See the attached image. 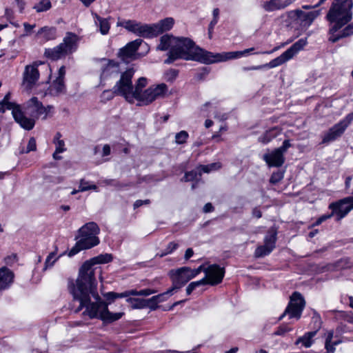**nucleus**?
<instances>
[{"label":"nucleus","instance_id":"obj_62","mask_svg":"<svg viewBox=\"0 0 353 353\" xmlns=\"http://www.w3.org/2000/svg\"><path fill=\"white\" fill-rule=\"evenodd\" d=\"M325 347L326 349L327 353H334L335 351L334 345L331 343H325Z\"/></svg>","mask_w":353,"mask_h":353},{"label":"nucleus","instance_id":"obj_4","mask_svg":"<svg viewBox=\"0 0 353 353\" xmlns=\"http://www.w3.org/2000/svg\"><path fill=\"white\" fill-rule=\"evenodd\" d=\"M147 85V79L140 77L135 86H133V101H138L139 105H147L154 100L163 97L168 92V86L165 83H161L156 86H150L142 92V89Z\"/></svg>","mask_w":353,"mask_h":353},{"label":"nucleus","instance_id":"obj_42","mask_svg":"<svg viewBox=\"0 0 353 353\" xmlns=\"http://www.w3.org/2000/svg\"><path fill=\"white\" fill-rule=\"evenodd\" d=\"M188 137V133L185 130H182L176 134L175 141L177 144H183L186 142Z\"/></svg>","mask_w":353,"mask_h":353},{"label":"nucleus","instance_id":"obj_54","mask_svg":"<svg viewBox=\"0 0 353 353\" xmlns=\"http://www.w3.org/2000/svg\"><path fill=\"white\" fill-rule=\"evenodd\" d=\"M179 245L172 241V242H170L169 243V244L168 245L166 249H165V251L167 252V253L168 254H170L172 253L174 250H175L176 249H177Z\"/></svg>","mask_w":353,"mask_h":353},{"label":"nucleus","instance_id":"obj_61","mask_svg":"<svg viewBox=\"0 0 353 353\" xmlns=\"http://www.w3.org/2000/svg\"><path fill=\"white\" fill-rule=\"evenodd\" d=\"M194 254V251L192 248H188L185 252L184 259L185 260H189Z\"/></svg>","mask_w":353,"mask_h":353},{"label":"nucleus","instance_id":"obj_55","mask_svg":"<svg viewBox=\"0 0 353 353\" xmlns=\"http://www.w3.org/2000/svg\"><path fill=\"white\" fill-rule=\"evenodd\" d=\"M150 203V201L149 199L145 200H137L134 203V208H138L143 205H148Z\"/></svg>","mask_w":353,"mask_h":353},{"label":"nucleus","instance_id":"obj_25","mask_svg":"<svg viewBox=\"0 0 353 353\" xmlns=\"http://www.w3.org/2000/svg\"><path fill=\"white\" fill-rule=\"evenodd\" d=\"M174 20L172 17H167L159 21L158 23H153L155 36L163 34L164 32L169 31L173 27Z\"/></svg>","mask_w":353,"mask_h":353},{"label":"nucleus","instance_id":"obj_12","mask_svg":"<svg viewBox=\"0 0 353 353\" xmlns=\"http://www.w3.org/2000/svg\"><path fill=\"white\" fill-rule=\"evenodd\" d=\"M290 147V140H285L281 147L274 149L271 152L265 153L263 159L269 167H281L285 162L284 154Z\"/></svg>","mask_w":353,"mask_h":353},{"label":"nucleus","instance_id":"obj_17","mask_svg":"<svg viewBox=\"0 0 353 353\" xmlns=\"http://www.w3.org/2000/svg\"><path fill=\"white\" fill-rule=\"evenodd\" d=\"M41 64H43V63L41 61H35L33 64L26 66L23 74V85L27 89H32L38 81L39 72L37 68Z\"/></svg>","mask_w":353,"mask_h":353},{"label":"nucleus","instance_id":"obj_44","mask_svg":"<svg viewBox=\"0 0 353 353\" xmlns=\"http://www.w3.org/2000/svg\"><path fill=\"white\" fill-rule=\"evenodd\" d=\"M174 291L175 290L172 288H171L169 290H168L166 292L159 294L158 295H156L155 297H156L157 300L159 301V303H161V302L165 301L168 299V296L172 295Z\"/></svg>","mask_w":353,"mask_h":353},{"label":"nucleus","instance_id":"obj_14","mask_svg":"<svg viewBox=\"0 0 353 353\" xmlns=\"http://www.w3.org/2000/svg\"><path fill=\"white\" fill-rule=\"evenodd\" d=\"M24 115L28 119H32L35 125V120L43 116V119H46V108L43 105L42 103L35 97L29 99L23 106Z\"/></svg>","mask_w":353,"mask_h":353},{"label":"nucleus","instance_id":"obj_20","mask_svg":"<svg viewBox=\"0 0 353 353\" xmlns=\"http://www.w3.org/2000/svg\"><path fill=\"white\" fill-rule=\"evenodd\" d=\"M299 20L300 25L303 27H309L314 20L320 14V10H314L309 12H305L301 10H294L292 11Z\"/></svg>","mask_w":353,"mask_h":353},{"label":"nucleus","instance_id":"obj_32","mask_svg":"<svg viewBox=\"0 0 353 353\" xmlns=\"http://www.w3.org/2000/svg\"><path fill=\"white\" fill-rule=\"evenodd\" d=\"M202 174L199 166L195 170L185 172L183 178L181 179L183 181H190L199 180Z\"/></svg>","mask_w":353,"mask_h":353},{"label":"nucleus","instance_id":"obj_51","mask_svg":"<svg viewBox=\"0 0 353 353\" xmlns=\"http://www.w3.org/2000/svg\"><path fill=\"white\" fill-rule=\"evenodd\" d=\"M37 149V144H36V140L34 137H31L29 139L26 150L25 151L26 153H28L31 151H34Z\"/></svg>","mask_w":353,"mask_h":353},{"label":"nucleus","instance_id":"obj_52","mask_svg":"<svg viewBox=\"0 0 353 353\" xmlns=\"http://www.w3.org/2000/svg\"><path fill=\"white\" fill-rule=\"evenodd\" d=\"M206 268L203 265H200L199 268L196 269H191V272L192 273L193 277H196L199 275L201 272H203L205 274Z\"/></svg>","mask_w":353,"mask_h":353},{"label":"nucleus","instance_id":"obj_30","mask_svg":"<svg viewBox=\"0 0 353 353\" xmlns=\"http://www.w3.org/2000/svg\"><path fill=\"white\" fill-rule=\"evenodd\" d=\"M316 334V331L306 332L303 336L299 337L295 342L296 345L302 343L305 347H310L312 343V338Z\"/></svg>","mask_w":353,"mask_h":353},{"label":"nucleus","instance_id":"obj_35","mask_svg":"<svg viewBox=\"0 0 353 353\" xmlns=\"http://www.w3.org/2000/svg\"><path fill=\"white\" fill-rule=\"evenodd\" d=\"M52 90L54 91L56 94L64 93L65 91V87L64 84V80L61 79H56L52 85Z\"/></svg>","mask_w":353,"mask_h":353},{"label":"nucleus","instance_id":"obj_1","mask_svg":"<svg viewBox=\"0 0 353 353\" xmlns=\"http://www.w3.org/2000/svg\"><path fill=\"white\" fill-rule=\"evenodd\" d=\"M112 259L110 254L93 257L81 265L75 281L68 280V288L72 295L73 302L79 303L74 310L75 313L85 308L83 315L88 316L90 319H100L106 323L118 321L123 316V312L112 313L108 311L107 304L103 301L97 291V282L95 279L97 268L94 265L109 263Z\"/></svg>","mask_w":353,"mask_h":353},{"label":"nucleus","instance_id":"obj_5","mask_svg":"<svg viewBox=\"0 0 353 353\" xmlns=\"http://www.w3.org/2000/svg\"><path fill=\"white\" fill-rule=\"evenodd\" d=\"M78 37L72 32H68L63 42L53 48L45 50L44 55L51 60H58L68 54L74 52L77 48Z\"/></svg>","mask_w":353,"mask_h":353},{"label":"nucleus","instance_id":"obj_3","mask_svg":"<svg viewBox=\"0 0 353 353\" xmlns=\"http://www.w3.org/2000/svg\"><path fill=\"white\" fill-rule=\"evenodd\" d=\"M353 0H334L326 15V19L332 24L330 33H336L352 19Z\"/></svg>","mask_w":353,"mask_h":353},{"label":"nucleus","instance_id":"obj_53","mask_svg":"<svg viewBox=\"0 0 353 353\" xmlns=\"http://www.w3.org/2000/svg\"><path fill=\"white\" fill-rule=\"evenodd\" d=\"M4 261L6 265H12L17 261V255L13 254L8 256L5 258Z\"/></svg>","mask_w":353,"mask_h":353},{"label":"nucleus","instance_id":"obj_36","mask_svg":"<svg viewBox=\"0 0 353 353\" xmlns=\"http://www.w3.org/2000/svg\"><path fill=\"white\" fill-rule=\"evenodd\" d=\"M138 22L133 20H124L117 22V26H121L126 30L134 33Z\"/></svg>","mask_w":353,"mask_h":353},{"label":"nucleus","instance_id":"obj_45","mask_svg":"<svg viewBox=\"0 0 353 353\" xmlns=\"http://www.w3.org/2000/svg\"><path fill=\"white\" fill-rule=\"evenodd\" d=\"M61 134L59 132L57 133L56 138L57 139V141L55 143L56 144V150L57 152H63L65 150V143L63 140H60Z\"/></svg>","mask_w":353,"mask_h":353},{"label":"nucleus","instance_id":"obj_48","mask_svg":"<svg viewBox=\"0 0 353 353\" xmlns=\"http://www.w3.org/2000/svg\"><path fill=\"white\" fill-rule=\"evenodd\" d=\"M114 95H116V92H114V87L112 90H104L101 94V99L104 101L111 100Z\"/></svg>","mask_w":353,"mask_h":353},{"label":"nucleus","instance_id":"obj_7","mask_svg":"<svg viewBox=\"0 0 353 353\" xmlns=\"http://www.w3.org/2000/svg\"><path fill=\"white\" fill-rule=\"evenodd\" d=\"M10 94L8 93L3 99L0 102V112H4L5 110H11L12 114L15 121L21 128L26 130H30L34 128V123L32 119H28L21 109V107L12 102H10Z\"/></svg>","mask_w":353,"mask_h":353},{"label":"nucleus","instance_id":"obj_21","mask_svg":"<svg viewBox=\"0 0 353 353\" xmlns=\"http://www.w3.org/2000/svg\"><path fill=\"white\" fill-rule=\"evenodd\" d=\"M120 73L119 64L114 61L109 60L101 67L100 75L101 81L108 78H114Z\"/></svg>","mask_w":353,"mask_h":353},{"label":"nucleus","instance_id":"obj_26","mask_svg":"<svg viewBox=\"0 0 353 353\" xmlns=\"http://www.w3.org/2000/svg\"><path fill=\"white\" fill-rule=\"evenodd\" d=\"M134 34L137 36L145 38H152L156 37L153 24L148 25L138 23Z\"/></svg>","mask_w":353,"mask_h":353},{"label":"nucleus","instance_id":"obj_56","mask_svg":"<svg viewBox=\"0 0 353 353\" xmlns=\"http://www.w3.org/2000/svg\"><path fill=\"white\" fill-rule=\"evenodd\" d=\"M36 26L35 24H33V25H30L28 23H23V27H24V30H25V32H26V35H28V34H30L31 32H32V30H33V28Z\"/></svg>","mask_w":353,"mask_h":353},{"label":"nucleus","instance_id":"obj_34","mask_svg":"<svg viewBox=\"0 0 353 353\" xmlns=\"http://www.w3.org/2000/svg\"><path fill=\"white\" fill-rule=\"evenodd\" d=\"M126 301L131 304L132 309H143L147 307L144 299L129 297Z\"/></svg>","mask_w":353,"mask_h":353},{"label":"nucleus","instance_id":"obj_49","mask_svg":"<svg viewBox=\"0 0 353 353\" xmlns=\"http://www.w3.org/2000/svg\"><path fill=\"white\" fill-rule=\"evenodd\" d=\"M292 330L291 327H289L288 325H282L279 326L276 331L274 333V335L276 336H282L285 334L286 332Z\"/></svg>","mask_w":353,"mask_h":353},{"label":"nucleus","instance_id":"obj_38","mask_svg":"<svg viewBox=\"0 0 353 353\" xmlns=\"http://www.w3.org/2000/svg\"><path fill=\"white\" fill-rule=\"evenodd\" d=\"M221 167L220 163H212L208 165H200L199 166L201 172L209 173L212 171L217 170Z\"/></svg>","mask_w":353,"mask_h":353},{"label":"nucleus","instance_id":"obj_8","mask_svg":"<svg viewBox=\"0 0 353 353\" xmlns=\"http://www.w3.org/2000/svg\"><path fill=\"white\" fill-rule=\"evenodd\" d=\"M135 70L132 68H128L122 72L119 80L114 85V92L116 95L123 97L126 101L133 103V84L132 79L134 74Z\"/></svg>","mask_w":353,"mask_h":353},{"label":"nucleus","instance_id":"obj_13","mask_svg":"<svg viewBox=\"0 0 353 353\" xmlns=\"http://www.w3.org/2000/svg\"><path fill=\"white\" fill-rule=\"evenodd\" d=\"M168 275L172 281V288L176 291L184 286L189 281L194 279L191 268L187 266L169 271Z\"/></svg>","mask_w":353,"mask_h":353},{"label":"nucleus","instance_id":"obj_24","mask_svg":"<svg viewBox=\"0 0 353 353\" xmlns=\"http://www.w3.org/2000/svg\"><path fill=\"white\" fill-rule=\"evenodd\" d=\"M92 16L93 17L94 23L100 33L103 35L108 34L110 28L109 19L107 18H103L94 12H92Z\"/></svg>","mask_w":353,"mask_h":353},{"label":"nucleus","instance_id":"obj_22","mask_svg":"<svg viewBox=\"0 0 353 353\" xmlns=\"http://www.w3.org/2000/svg\"><path fill=\"white\" fill-rule=\"evenodd\" d=\"M14 274L10 269L6 267L0 268V291L9 288L14 281Z\"/></svg>","mask_w":353,"mask_h":353},{"label":"nucleus","instance_id":"obj_46","mask_svg":"<svg viewBox=\"0 0 353 353\" xmlns=\"http://www.w3.org/2000/svg\"><path fill=\"white\" fill-rule=\"evenodd\" d=\"M145 304L147 305V307L150 308L152 310H154L158 307L159 301L157 300L155 296L152 297L145 299Z\"/></svg>","mask_w":353,"mask_h":353},{"label":"nucleus","instance_id":"obj_28","mask_svg":"<svg viewBox=\"0 0 353 353\" xmlns=\"http://www.w3.org/2000/svg\"><path fill=\"white\" fill-rule=\"evenodd\" d=\"M37 35H41L45 41L53 40L57 38V28L54 27L45 26L38 31Z\"/></svg>","mask_w":353,"mask_h":353},{"label":"nucleus","instance_id":"obj_57","mask_svg":"<svg viewBox=\"0 0 353 353\" xmlns=\"http://www.w3.org/2000/svg\"><path fill=\"white\" fill-rule=\"evenodd\" d=\"M194 287L196 288L201 285H208V283L207 281V278H203L199 281H193L192 282Z\"/></svg>","mask_w":353,"mask_h":353},{"label":"nucleus","instance_id":"obj_63","mask_svg":"<svg viewBox=\"0 0 353 353\" xmlns=\"http://www.w3.org/2000/svg\"><path fill=\"white\" fill-rule=\"evenodd\" d=\"M294 1H295V0H284V1L281 0L282 10L286 8L290 5L293 3Z\"/></svg>","mask_w":353,"mask_h":353},{"label":"nucleus","instance_id":"obj_41","mask_svg":"<svg viewBox=\"0 0 353 353\" xmlns=\"http://www.w3.org/2000/svg\"><path fill=\"white\" fill-rule=\"evenodd\" d=\"M97 187L96 185H94V184L90 185L89 182L84 179H81L80 181L79 191L85 192V191L89 190H97Z\"/></svg>","mask_w":353,"mask_h":353},{"label":"nucleus","instance_id":"obj_11","mask_svg":"<svg viewBox=\"0 0 353 353\" xmlns=\"http://www.w3.org/2000/svg\"><path fill=\"white\" fill-rule=\"evenodd\" d=\"M305 305V301L302 294L298 292H293L287 307L279 319L281 320L285 315H288L290 319H299Z\"/></svg>","mask_w":353,"mask_h":353},{"label":"nucleus","instance_id":"obj_40","mask_svg":"<svg viewBox=\"0 0 353 353\" xmlns=\"http://www.w3.org/2000/svg\"><path fill=\"white\" fill-rule=\"evenodd\" d=\"M59 258V256L56 257V253L54 252H50L46 259L43 270H46L48 268L52 267Z\"/></svg>","mask_w":353,"mask_h":353},{"label":"nucleus","instance_id":"obj_6","mask_svg":"<svg viewBox=\"0 0 353 353\" xmlns=\"http://www.w3.org/2000/svg\"><path fill=\"white\" fill-rule=\"evenodd\" d=\"M307 43V38H302L295 42L290 48H289L286 51L283 52L280 56L276 58L271 60L269 63L252 66L250 68H245L244 70H257L263 68H273L277 66H279L286 61H289L296 54L301 50H302Z\"/></svg>","mask_w":353,"mask_h":353},{"label":"nucleus","instance_id":"obj_47","mask_svg":"<svg viewBox=\"0 0 353 353\" xmlns=\"http://www.w3.org/2000/svg\"><path fill=\"white\" fill-rule=\"evenodd\" d=\"M283 178V174L281 172H274L270 179V182L272 183V184H276L278 183L279 181H281Z\"/></svg>","mask_w":353,"mask_h":353},{"label":"nucleus","instance_id":"obj_33","mask_svg":"<svg viewBox=\"0 0 353 353\" xmlns=\"http://www.w3.org/2000/svg\"><path fill=\"white\" fill-rule=\"evenodd\" d=\"M52 7L50 0H38V2L34 4L33 8L37 12H46Z\"/></svg>","mask_w":353,"mask_h":353},{"label":"nucleus","instance_id":"obj_64","mask_svg":"<svg viewBox=\"0 0 353 353\" xmlns=\"http://www.w3.org/2000/svg\"><path fill=\"white\" fill-rule=\"evenodd\" d=\"M343 318L347 322L353 324V313L345 314Z\"/></svg>","mask_w":353,"mask_h":353},{"label":"nucleus","instance_id":"obj_39","mask_svg":"<svg viewBox=\"0 0 353 353\" xmlns=\"http://www.w3.org/2000/svg\"><path fill=\"white\" fill-rule=\"evenodd\" d=\"M103 296L107 299V301H114L117 298L128 297V291H125L122 293L109 292L104 294Z\"/></svg>","mask_w":353,"mask_h":353},{"label":"nucleus","instance_id":"obj_29","mask_svg":"<svg viewBox=\"0 0 353 353\" xmlns=\"http://www.w3.org/2000/svg\"><path fill=\"white\" fill-rule=\"evenodd\" d=\"M280 134L279 128L274 127L267 130L263 134L259 137V141L267 144L270 142L274 138Z\"/></svg>","mask_w":353,"mask_h":353},{"label":"nucleus","instance_id":"obj_60","mask_svg":"<svg viewBox=\"0 0 353 353\" xmlns=\"http://www.w3.org/2000/svg\"><path fill=\"white\" fill-rule=\"evenodd\" d=\"M214 118L219 119V121H225L228 119V114L226 113L221 114L219 112H216L214 114Z\"/></svg>","mask_w":353,"mask_h":353},{"label":"nucleus","instance_id":"obj_27","mask_svg":"<svg viewBox=\"0 0 353 353\" xmlns=\"http://www.w3.org/2000/svg\"><path fill=\"white\" fill-rule=\"evenodd\" d=\"M352 35H353V22L347 25L338 34H331L329 40L332 43H335L338 41L340 39L347 37Z\"/></svg>","mask_w":353,"mask_h":353},{"label":"nucleus","instance_id":"obj_59","mask_svg":"<svg viewBox=\"0 0 353 353\" xmlns=\"http://www.w3.org/2000/svg\"><path fill=\"white\" fill-rule=\"evenodd\" d=\"M252 216L257 218V219H259L262 216V212L260 210V209L257 207L254 208L253 210H252Z\"/></svg>","mask_w":353,"mask_h":353},{"label":"nucleus","instance_id":"obj_2","mask_svg":"<svg viewBox=\"0 0 353 353\" xmlns=\"http://www.w3.org/2000/svg\"><path fill=\"white\" fill-rule=\"evenodd\" d=\"M157 49L161 51L169 50L165 64H171L178 59L194 61L204 64L216 63V53L205 50L196 46L194 42L187 37H176L172 34H164L160 38Z\"/></svg>","mask_w":353,"mask_h":353},{"label":"nucleus","instance_id":"obj_37","mask_svg":"<svg viewBox=\"0 0 353 353\" xmlns=\"http://www.w3.org/2000/svg\"><path fill=\"white\" fill-rule=\"evenodd\" d=\"M128 291V296H148L150 294H154L157 292L156 290L151 289H143L139 291L136 290H131Z\"/></svg>","mask_w":353,"mask_h":353},{"label":"nucleus","instance_id":"obj_18","mask_svg":"<svg viewBox=\"0 0 353 353\" xmlns=\"http://www.w3.org/2000/svg\"><path fill=\"white\" fill-rule=\"evenodd\" d=\"M142 40L135 39L121 48L118 52V57L124 62L128 63L136 59V52L138 50Z\"/></svg>","mask_w":353,"mask_h":353},{"label":"nucleus","instance_id":"obj_19","mask_svg":"<svg viewBox=\"0 0 353 353\" xmlns=\"http://www.w3.org/2000/svg\"><path fill=\"white\" fill-rule=\"evenodd\" d=\"M225 274V270L217 264H212L206 268L205 276L208 285H216L220 283Z\"/></svg>","mask_w":353,"mask_h":353},{"label":"nucleus","instance_id":"obj_15","mask_svg":"<svg viewBox=\"0 0 353 353\" xmlns=\"http://www.w3.org/2000/svg\"><path fill=\"white\" fill-rule=\"evenodd\" d=\"M353 121V112L332 127L323 136L322 143H328L340 137Z\"/></svg>","mask_w":353,"mask_h":353},{"label":"nucleus","instance_id":"obj_9","mask_svg":"<svg viewBox=\"0 0 353 353\" xmlns=\"http://www.w3.org/2000/svg\"><path fill=\"white\" fill-rule=\"evenodd\" d=\"M99 232L100 229L96 223H85L79 230L80 239L78 241L79 245H81L85 250L97 245L100 242L97 236Z\"/></svg>","mask_w":353,"mask_h":353},{"label":"nucleus","instance_id":"obj_10","mask_svg":"<svg viewBox=\"0 0 353 353\" xmlns=\"http://www.w3.org/2000/svg\"><path fill=\"white\" fill-rule=\"evenodd\" d=\"M329 209L332 210L330 214H324L319 217L314 225H319L325 220L335 216L336 221H339L344 218L352 209L346 197L333 202L329 205Z\"/></svg>","mask_w":353,"mask_h":353},{"label":"nucleus","instance_id":"obj_23","mask_svg":"<svg viewBox=\"0 0 353 353\" xmlns=\"http://www.w3.org/2000/svg\"><path fill=\"white\" fill-rule=\"evenodd\" d=\"M254 49V48H251L245 49V50L243 51L216 53V63L239 58L243 55H245L249 52L253 51Z\"/></svg>","mask_w":353,"mask_h":353},{"label":"nucleus","instance_id":"obj_31","mask_svg":"<svg viewBox=\"0 0 353 353\" xmlns=\"http://www.w3.org/2000/svg\"><path fill=\"white\" fill-rule=\"evenodd\" d=\"M262 8L266 12H273L275 10H282L281 0H269L263 2Z\"/></svg>","mask_w":353,"mask_h":353},{"label":"nucleus","instance_id":"obj_16","mask_svg":"<svg viewBox=\"0 0 353 353\" xmlns=\"http://www.w3.org/2000/svg\"><path fill=\"white\" fill-rule=\"evenodd\" d=\"M276 232L269 230L264 238V245L258 246L254 251L256 258H261L270 254L276 247Z\"/></svg>","mask_w":353,"mask_h":353},{"label":"nucleus","instance_id":"obj_50","mask_svg":"<svg viewBox=\"0 0 353 353\" xmlns=\"http://www.w3.org/2000/svg\"><path fill=\"white\" fill-rule=\"evenodd\" d=\"M82 250H85V249L83 248L82 245H79V241H77L75 245L69 251L68 256L70 257L73 256Z\"/></svg>","mask_w":353,"mask_h":353},{"label":"nucleus","instance_id":"obj_58","mask_svg":"<svg viewBox=\"0 0 353 353\" xmlns=\"http://www.w3.org/2000/svg\"><path fill=\"white\" fill-rule=\"evenodd\" d=\"M214 208L211 203H207L203 208V211L205 213H208L214 211Z\"/></svg>","mask_w":353,"mask_h":353},{"label":"nucleus","instance_id":"obj_43","mask_svg":"<svg viewBox=\"0 0 353 353\" xmlns=\"http://www.w3.org/2000/svg\"><path fill=\"white\" fill-rule=\"evenodd\" d=\"M179 74V71L176 69H170L164 74L165 79L167 81L172 82Z\"/></svg>","mask_w":353,"mask_h":353}]
</instances>
